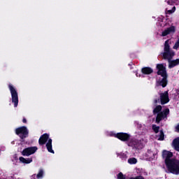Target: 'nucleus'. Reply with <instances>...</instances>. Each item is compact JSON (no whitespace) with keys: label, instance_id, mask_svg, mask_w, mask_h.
<instances>
[{"label":"nucleus","instance_id":"11","mask_svg":"<svg viewBox=\"0 0 179 179\" xmlns=\"http://www.w3.org/2000/svg\"><path fill=\"white\" fill-rule=\"evenodd\" d=\"M129 146H131V148L138 150L143 149V148L142 143L137 139L131 141V143L129 144Z\"/></svg>","mask_w":179,"mask_h":179},{"label":"nucleus","instance_id":"14","mask_svg":"<svg viewBox=\"0 0 179 179\" xmlns=\"http://www.w3.org/2000/svg\"><path fill=\"white\" fill-rule=\"evenodd\" d=\"M141 73L143 75H152V73H153V69L149 66L143 67L141 69Z\"/></svg>","mask_w":179,"mask_h":179},{"label":"nucleus","instance_id":"7","mask_svg":"<svg viewBox=\"0 0 179 179\" xmlns=\"http://www.w3.org/2000/svg\"><path fill=\"white\" fill-rule=\"evenodd\" d=\"M170 114V109L166 108L162 112L157 114L155 122L156 124H160V121L164 120V118H167V115Z\"/></svg>","mask_w":179,"mask_h":179},{"label":"nucleus","instance_id":"6","mask_svg":"<svg viewBox=\"0 0 179 179\" xmlns=\"http://www.w3.org/2000/svg\"><path fill=\"white\" fill-rule=\"evenodd\" d=\"M156 69H157V74L158 76H162V78H169V74H167V70L166 69L164 64H158L156 66Z\"/></svg>","mask_w":179,"mask_h":179},{"label":"nucleus","instance_id":"12","mask_svg":"<svg viewBox=\"0 0 179 179\" xmlns=\"http://www.w3.org/2000/svg\"><path fill=\"white\" fill-rule=\"evenodd\" d=\"M171 33H176V27L171 26L164 31H162V37H166V36H169Z\"/></svg>","mask_w":179,"mask_h":179},{"label":"nucleus","instance_id":"32","mask_svg":"<svg viewBox=\"0 0 179 179\" xmlns=\"http://www.w3.org/2000/svg\"><path fill=\"white\" fill-rule=\"evenodd\" d=\"M136 76H138V73H136Z\"/></svg>","mask_w":179,"mask_h":179},{"label":"nucleus","instance_id":"31","mask_svg":"<svg viewBox=\"0 0 179 179\" xmlns=\"http://www.w3.org/2000/svg\"><path fill=\"white\" fill-rule=\"evenodd\" d=\"M177 132H179V124L176 127Z\"/></svg>","mask_w":179,"mask_h":179},{"label":"nucleus","instance_id":"18","mask_svg":"<svg viewBox=\"0 0 179 179\" xmlns=\"http://www.w3.org/2000/svg\"><path fill=\"white\" fill-rule=\"evenodd\" d=\"M163 109V107L162 106L158 105L157 106L152 110L153 115H156V114H159V113H162V110Z\"/></svg>","mask_w":179,"mask_h":179},{"label":"nucleus","instance_id":"26","mask_svg":"<svg viewBox=\"0 0 179 179\" xmlns=\"http://www.w3.org/2000/svg\"><path fill=\"white\" fill-rule=\"evenodd\" d=\"M178 47H179V39H178V41L176 42L173 48V50H178Z\"/></svg>","mask_w":179,"mask_h":179},{"label":"nucleus","instance_id":"20","mask_svg":"<svg viewBox=\"0 0 179 179\" xmlns=\"http://www.w3.org/2000/svg\"><path fill=\"white\" fill-rule=\"evenodd\" d=\"M129 164H136L138 163V159L135 157L129 158L128 159Z\"/></svg>","mask_w":179,"mask_h":179},{"label":"nucleus","instance_id":"23","mask_svg":"<svg viewBox=\"0 0 179 179\" xmlns=\"http://www.w3.org/2000/svg\"><path fill=\"white\" fill-rule=\"evenodd\" d=\"M43 174H44V171H43V169H41L36 176V178H43Z\"/></svg>","mask_w":179,"mask_h":179},{"label":"nucleus","instance_id":"28","mask_svg":"<svg viewBox=\"0 0 179 179\" xmlns=\"http://www.w3.org/2000/svg\"><path fill=\"white\" fill-rule=\"evenodd\" d=\"M167 3L168 5H174V0H169Z\"/></svg>","mask_w":179,"mask_h":179},{"label":"nucleus","instance_id":"19","mask_svg":"<svg viewBox=\"0 0 179 179\" xmlns=\"http://www.w3.org/2000/svg\"><path fill=\"white\" fill-rule=\"evenodd\" d=\"M117 157H120V159H121L122 160H127V159H128V156L127 155V154L125 153H117Z\"/></svg>","mask_w":179,"mask_h":179},{"label":"nucleus","instance_id":"3","mask_svg":"<svg viewBox=\"0 0 179 179\" xmlns=\"http://www.w3.org/2000/svg\"><path fill=\"white\" fill-rule=\"evenodd\" d=\"M169 41L166 40L164 43V52L162 54L164 59H168V61H171L176 52L174 50L170 48V45L169 44Z\"/></svg>","mask_w":179,"mask_h":179},{"label":"nucleus","instance_id":"30","mask_svg":"<svg viewBox=\"0 0 179 179\" xmlns=\"http://www.w3.org/2000/svg\"><path fill=\"white\" fill-rule=\"evenodd\" d=\"M22 122H23L24 124H27V120H26V117H24V118L22 119Z\"/></svg>","mask_w":179,"mask_h":179},{"label":"nucleus","instance_id":"16","mask_svg":"<svg viewBox=\"0 0 179 179\" xmlns=\"http://www.w3.org/2000/svg\"><path fill=\"white\" fill-rule=\"evenodd\" d=\"M20 162L23 163L24 164H30L33 162V158H24L23 157H20L19 158Z\"/></svg>","mask_w":179,"mask_h":179},{"label":"nucleus","instance_id":"25","mask_svg":"<svg viewBox=\"0 0 179 179\" xmlns=\"http://www.w3.org/2000/svg\"><path fill=\"white\" fill-rule=\"evenodd\" d=\"M176 12V6H173L171 10H168L167 13L169 15H171V13H174Z\"/></svg>","mask_w":179,"mask_h":179},{"label":"nucleus","instance_id":"8","mask_svg":"<svg viewBox=\"0 0 179 179\" xmlns=\"http://www.w3.org/2000/svg\"><path fill=\"white\" fill-rule=\"evenodd\" d=\"M38 150V148L36 146L28 147L24 149L21 153L22 156H31V155H34Z\"/></svg>","mask_w":179,"mask_h":179},{"label":"nucleus","instance_id":"29","mask_svg":"<svg viewBox=\"0 0 179 179\" xmlns=\"http://www.w3.org/2000/svg\"><path fill=\"white\" fill-rule=\"evenodd\" d=\"M160 101L159 99H157L154 100V104L156 106Z\"/></svg>","mask_w":179,"mask_h":179},{"label":"nucleus","instance_id":"24","mask_svg":"<svg viewBox=\"0 0 179 179\" xmlns=\"http://www.w3.org/2000/svg\"><path fill=\"white\" fill-rule=\"evenodd\" d=\"M117 179H126L127 178L125 177V176L124 175V173H122V172L119 173L117 176Z\"/></svg>","mask_w":179,"mask_h":179},{"label":"nucleus","instance_id":"10","mask_svg":"<svg viewBox=\"0 0 179 179\" xmlns=\"http://www.w3.org/2000/svg\"><path fill=\"white\" fill-rule=\"evenodd\" d=\"M160 101L162 106H164V104H167V103L170 101V99L169 98V91L160 94Z\"/></svg>","mask_w":179,"mask_h":179},{"label":"nucleus","instance_id":"1","mask_svg":"<svg viewBox=\"0 0 179 179\" xmlns=\"http://www.w3.org/2000/svg\"><path fill=\"white\" fill-rule=\"evenodd\" d=\"M173 152L167 150H164L162 152V157L164 159V162L166 169L171 174L178 176L179 174V159L173 158Z\"/></svg>","mask_w":179,"mask_h":179},{"label":"nucleus","instance_id":"17","mask_svg":"<svg viewBox=\"0 0 179 179\" xmlns=\"http://www.w3.org/2000/svg\"><path fill=\"white\" fill-rule=\"evenodd\" d=\"M173 146L177 152H179V137L173 139Z\"/></svg>","mask_w":179,"mask_h":179},{"label":"nucleus","instance_id":"27","mask_svg":"<svg viewBox=\"0 0 179 179\" xmlns=\"http://www.w3.org/2000/svg\"><path fill=\"white\" fill-rule=\"evenodd\" d=\"M129 179H145V178L142 176H136L135 178L131 177Z\"/></svg>","mask_w":179,"mask_h":179},{"label":"nucleus","instance_id":"9","mask_svg":"<svg viewBox=\"0 0 179 179\" xmlns=\"http://www.w3.org/2000/svg\"><path fill=\"white\" fill-rule=\"evenodd\" d=\"M115 138L122 141V142H128V141L131 139V135L128 134L127 133L120 132L115 134Z\"/></svg>","mask_w":179,"mask_h":179},{"label":"nucleus","instance_id":"22","mask_svg":"<svg viewBox=\"0 0 179 179\" xmlns=\"http://www.w3.org/2000/svg\"><path fill=\"white\" fill-rule=\"evenodd\" d=\"M159 141H164V132L163 131V130L159 131Z\"/></svg>","mask_w":179,"mask_h":179},{"label":"nucleus","instance_id":"5","mask_svg":"<svg viewBox=\"0 0 179 179\" xmlns=\"http://www.w3.org/2000/svg\"><path fill=\"white\" fill-rule=\"evenodd\" d=\"M8 89L11 94L12 103L14 104V107L16 108L19 105V95L17 94V91L12 84L8 85Z\"/></svg>","mask_w":179,"mask_h":179},{"label":"nucleus","instance_id":"15","mask_svg":"<svg viewBox=\"0 0 179 179\" xmlns=\"http://www.w3.org/2000/svg\"><path fill=\"white\" fill-rule=\"evenodd\" d=\"M169 69H171L172 68H174V66L179 65V59H176L175 60H169Z\"/></svg>","mask_w":179,"mask_h":179},{"label":"nucleus","instance_id":"21","mask_svg":"<svg viewBox=\"0 0 179 179\" xmlns=\"http://www.w3.org/2000/svg\"><path fill=\"white\" fill-rule=\"evenodd\" d=\"M152 131H154V132L155 134H159V131L160 130V127L157 126L156 124H152Z\"/></svg>","mask_w":179,"mask_h":179},{"label":"nucleus","instance_id":"13","mask_svg":"<svg viewBox=\"0 0 179 179\" xmlns=\"http://www.w3.org/2000/svg\"><path fill=\"white\" fill-rule=\"evenodd\" d=\"M169 77H162L161 80L157 82L158 86H162V87H166L169 83V80H167Z\"/></svg>","mask_w":179,"mask_h":179},{"label":"nucleus","instance_id":"2","mask_svg":"<svg viewBox=\"0 0 179 179\" xmlns=\"http://www.w3.org/2000/svg\"><path fill=\"white\" fill-rule=\"evenodd\" d=\"M46 143V149L49 153H55L52 150V139L50 138V134L45 133L41 136L38 139V144L40 146H43Z\"/></svg>","mask_w":179,"mask_h":179},{"label":"nucleus","instance_id":"4","mask_svg":"<svg viewBox=\"0 0 179 179\" xmlns=\"http://www.w3.org/2000/svg\"><path fill=\"white\" fill-rule=\"evenodd\" d=\"M15 134L20 136L21 142H24L26 138H29V129L25 126L20 127L15 130Z\"/></svg>","mask_w":179,"mask_h":179}]
</instances>
